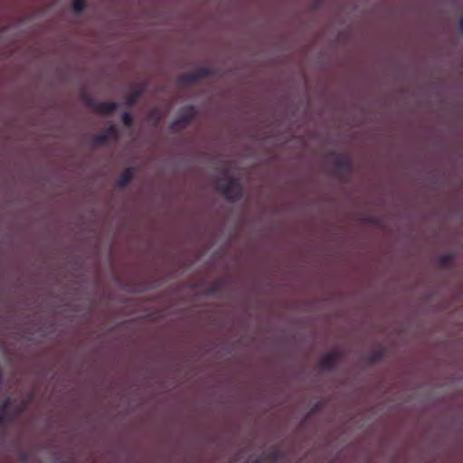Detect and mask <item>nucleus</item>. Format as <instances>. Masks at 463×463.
<instances>
[{
  "label": "nucleus",
  "instance_id": "1",
  "mask_svg": "<svg viewBox=\"0 0 463 463\" xmlns=\"http://www.w3.org/2000/svg\"><path fill=\"white\" fill-rule=\"evenodd\" d=\"M226 183L217 182L216 190L220 192L228 201H239L243 195V188L239 178L233 177L228 171L223 173L222 177Z\"/></svg>",
  "mask_w": 463,
  "mask_h": 463
},
{
  "label": "nucleus",
  "instance_id": "2",
  "mask_svg": "<svg viewBox=\"0 0 463 463\" xmlns=\"http://www.w3.org/2000/svg\"><path fill=\"white\" fill-rule=\"evenodd\" d=\"M197 113L198 110L194 105H188L182 108L179 111L178 118L173 120L170 124L171 130L178 132L184 129L194 119Z\"/></svg>",
  "mask_w": 463,
  "mask_h": 463
},
{
  "label": "nucleus",
  "instance_id": "3",
  "mask_svg": "<svg viewBox=\"0 0 463 463\" xmlns=\"http://www.w3.org/2000/svg\"><path fill=\"white\" fill-rule=\"evenodd\" d=\"M335 157L334 166L335 175L341 179H347L353 171V163L351 158L344 154H333Z\"/></svg>",
  "mask_w": 463,
  "mask_h": 463
},
{
  "label": "nucleus",
  "instance_id": "4",
  "mask_svg": "<svg viewBox=\"0 0 463 463\" xmlns=\"http://www.w3.org/2000/svg\"><path fill=\"white\" fill-rule=\"evenodd\" d=\"M82 99L88 108L100 115L112 114L118 109L117 102H99L87 95H84Z\"/></svg>",
  "mask_w": 463,
  "mask_h": 463
},
{
  "label": "nucleus",
  "instance_id": "5",
  "mask_svg": "<svg viewBox=\"0 0 463 463\" xmlns=\"http://www.w3.org/2000/svg\"><path fill=\"white\" fill-rule=\"evenodd\" d=\"M341 358V354L336 351H331L325 354L319 361V368L321 370L331 371L335 369L336 362Z\"/></svg>",
  "mask_w": 463,
  "mask_h": 463
},
{
  "label": "nucleus",
  "instance_id": "6",
  "mask_svg": "<svg viewBox=\"0 0 463 463\" xmlns=\"http://www.w3.org/2000/svg\"><path fill=\"white\" fill-rule=\"evenodd\" d=\"M134 169L131 167L125 168L118 180V186L119 188L126 187L132 180L134 176Z\"/></svg>",
  "mask_w": 463,
  "mask_h": 463
},
{
  "label": "nucleus",
  "instance_id": "7",
  "mask_svg": "<svg viewBox=\"0 0 463 463\" xmlns=\"http://www.w3.org/2000/svg\"><path fill=\"white\" fill-rule=\"evenodd\" d=\"M179 81L184 85H191L198 81V76L196 75L195 71L182 74L179 78Z\"/></svg>",
  "mask_w": 463,
  "mask_h": 463
},
{
  "label": "nucleus",
  "instance_id": "8",
  "mask_svg": "<svg viewBox=\"0 0 463 463\" xmlns=\"http://www.w3.org/2000/svg\"><path fill=\"white\" fill-rule=\"evenodd\" d=\"M383 355H384V354L382 349H376L368 354L367 360L370 364H375V363L381 361L383 359Z\"/></svg>",
  "mask_w": 463,
  "mask_h": 463
},
{
  "label": "nucleus",
  "instance_id": "9",
  "mask_svg": "<svg viewBox=\"0 0 463 463\" xmlns=\"http://www.w3.org/2000/svg\"><path fill=\"white\" fill-rule=\"evenodd\" d=\"M453 260H454V255L448 253V254L440 255L438 259V261L441 267L449 268V267H450Z\"/></svg>",
  "mask_w": 463,
  "mask_h": 463
},
{
  "label": "nucleus",
  "instance_id": "10",
  "mask_svg": "<svg viewBox=\"0 0 463 463\" xmlns=\"http://www.w3.org/2000/svg\"><path fill=\"white\" fill-rule=\"evenodd\" d=\"M141 95H142L141 90H135V91L129 93L126 97V104L128 107H132L137 102V100L141 97Z\"/></svg>",
  "mask_w": 463,
  "mask_h": 463
},
{
  "label": "nucleus",
  "instance_id": "11",
  "mask_svg": "<svg viewBox=\"0 0 463 463\" xmlns=\"http://www.w3.org/2000/svg\"><path fill=\"white\" fill-rule=\"evenodd\" d=\"M148 119L154 122V125H158L162 120V114L157 109H153L149 111Z\"/></svg>",
  "mask_w": 463,
  "mask_h": 463
},
{
  "label": "nucleus",
  "instance_id": "12",
  "mask_svg": "<svg viewBox=\"0 0 463 463\" xmlns=\"http://www.w3.org/2000/svg\"><path fill=\"white\" fill-rule=\"evenodd\" d=\"M86 7L85 0H72V10L75 14H80Z\"/></svg>",
  "mask_w": 463,
  "mask_h": 463
},
{
  "label": "nucleus",
  "instance_id": "13",
  "mask_svg": "<svg viewBox=\"0 0 463 463\" xmlns=\"http://www.w3.org/2000/svg\"><path fill=\"white\" fill-rule=\"evenodd\" d=\"M103 133L107 136L108 139L118 138V130L115 125H110L109 128H106V130Z\"/></svg>",
  "mask_w": 463,
  "mask_h": 463
},
{
  "label": "nucleus",
  "instance_id": "14",
  "mask_svg": "<svg viewBox=\"0 0 463 463\" xmlns=\"http://www.w3.org/2000/svg\"><path fill=\"white\" fill-rule=\"evenodd\" d=\"M121 121L125 127L130 128L133 125L134 118H133V116L129 112H124L121 115Z\"/></svg>",
  "mask_w": 463,
  "mask_h": 463
},
{
  "label": "nucleus",
  "instance_id": "15",
  "mask_svg": "<svg viewBox=\"0 0 463 463\" xmlns=\"http://www.w3.org/2000/svg\"><path fill=\"white\" fill-rule=\"evenodd\" d=\"M108 137L104 133L95 135L92 138L95 146H101L108 142Z\"/></svg>",
  "mask_w": 463,
  "mask_h": 463
},
{
  "label": "nucleus",
  "instance_id": "16",
  "mask_svg": "<svg viewBox=\"0 0 463 463\" xmlns=\"http://www.w3.org/2000/svg\"><path fill=\"white\" fill-rule=\"evenodd\" d=\"M196 75L198 76V80L207 77L210 74V71L206 68H200L195 71Z\"/></svg>",
  "mask_w": 463,
  "mask_h": 463
},
{
  "label": "nucleus",
  "instance_id": "17",
  "mask_svg": "<svg viewBox=\"0 0 463 463\" xmlns=\"http://www.w3.org/2000/svg\"><path fill=\"white\" fill-rule=\"evenodd\" d=\"M280 454L279 450H273L269 454V458L272 460H276L280 457Z\"/></svg>",
  "mask_w": 463,
  "mask_h": 463
},
{
  "label": "nucleus",
  "instance_id": "18",
  "mask_svg": "<svg viewBox=\"0 0 463 463\" xmlns=\"http://www.w3.org/2000/svg\"><path fill=\"white\" fill-rule=\"evenodd\" d=\"M9 404H10V399L8 398L1 405L0 412L5 413V410L8 408Z\"/></svg>",
  "mask_w": 463,
  "mask_h": 463
},
{
  "label": "nucleus",
  "instance_id": "19",
  "mask_svg": "<svg viewBox=\"0 0 463 463\" xmlns=\"http://www.w3.org/2000/svg\"><path fill=\"white\" fill-rule=\"evenodd\" d=\"M6 422L5 413L0 412V426L4 425Z\"/></svg>",
  "mask_w": 463,
  "mask_h": 463
},
{
  "label": "nucleus",
  "instance_id": "20",
  "mask_svg": "<svg viewBox=\"0 0 463 463\" xmlns=\"http://www.w3.org/2000/svg\"><path fill=\"white\" fill-rule=\"evenodd\" d=\"M458 29L461 35H463V17L459 19Z\"/></svg>",
  "mask_w": 463,
  "mask_h": 463
},
{
  "label": "nucleus",
  "instance_id": "21",
  "mask_svg": "<svg viewBox=\"0 0 463 463\" xmlns=\"http://www.w3.org/2000/svg\"><path fill=\"white\" fill-rule=\"evenodd\" d=\"M216 290H217V287H215V286H214V287L213 288V289H212V292H214V291H216Z\"/></svg>",
  "mask_w": 463,
  "mask_h": 463
}]
</instances>
